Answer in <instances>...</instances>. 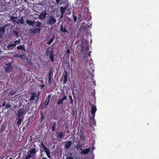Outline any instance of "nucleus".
I'll return each instance as SVG.
<instances>
[{
	"instance_id": "obj_29",
	"label": "nucleus",
	"mask_w": 159,
	"mask_h": 159,
	"mask_svg": "<svg viewBox=\"0 0 159 159\" xmlns=\"http://www.w3.org/2000/svg\"><path fill=\"white\" fill-rule=\"evenodd\" d=\"M51 97V96L50 95H48V96L47 97V99L46 100L50 101Z\"/></svg>"
},
{
	"instance_id": "obj_30",
	"label": "nucleus",
	"mask_w": 159,
	"mask_h": 159,
	"mask_svg": "<svg viewBox=\"0 0 159 159\" xmlns=\"http://www.w3.org/2000/svg\"><path fill=\"white\" fill-rule=\"evenodd\" d=\"M49 101H49L48 100H46L45 101V105H46L47 106L48 104Z\"/></svg>"
},
{
	"instance_id": "obj_38",
	"label": "nucleus",
	"mask_w": 159,
	"mask_h": 159,
	"mask_svg": "<svg viewBox=\"0 0 159 159\" xmlns=\"http://www.w3.org/2000/svg\"><path fill=\"white\" fill-rule=\"evenodd\" d=\"M42 159H47L46 158L43 157L42 158Z\"/></svg>"
},
{
	"instance_id": "obj_6",
	"label": "nucleus",
	"mask_w": 159,
	"mask_h": 159,
	"mask_svg": "<svg viewBox=\"0 0 159 159\" xmlns=\"http://www.w3.org/2000/svg\"><path fill=\"white\" fill-rule=\"evenodd\" d=\"M56 20L53 16H50L49 19L47 21V24L48 25H52L55 23Z\"/></svg>"
},
{
	"instance_id": "obj_9",
	"label": "nucleus",
	"mask_w": 159,
	"mask_h": 159,
	"mask_svg": "<svg viewBox=\"0 0 159 159\" xmlns=\"http://www.w3.org/2000/svg\"><path fill=\"white\" fill-rule=\"evenodd\" d=\"M66 96H65L58 100L57 102V104H58L60 105L63 102V101L64 100H66Z\"/></svg>"
},
{
	"instance_id": "obj_36",
	"label": "nucleus",
	"mask_w": 159,
	"mask_h": 159,
	"mask_svg": "<svg viewBox=\"0 0 159 159\" xmlns=\"http://www.w3.org/2000/svg\"><path fill=\"white\" fill-rule=\"evenodd\" d=\"M5 102L3 103V104H2V106H3V107L4 106H5Z\"/></svg>"
},
{
	"instance_id": "obj_16",
	"label": "nucleus",
	"mask_w": 159,
	"mask_h": 159,
	"mask_svg": "<svg viewBox=\"0 0 159 159\" xmlns=\"http://www.w3.org/2000/svg\"><path fill=\"white\" fill-rule=\"evenodd\" d=\"M54 39V36H52L51 39H50L49 40V41H48V42L47 43H48V44L50 45L52 43Z\"/></svg>"
},
{
	"instance_id": "obj_2",
	"label": "nucleus",
	"mask_w": 159,
	"mask_h": 159,
	"mask_svg": "<svg viewBox=\"0 0 159 159\" xmlns=\"http://www.w3.org/2000/svg\"><path fill=\"white\" fill-rule=\"evenodd\" d=\"M96 111V107H95L92 106L91 108V112L93 115V117L92 118H91V119H90V121H91V123L92 125L95 124V122L94 120V118L95 116V114Z\"/></svg>"
},
{
	"instance_id": "obj_5",
	"label": "nucleus",
	"mask_w": 159,
	"mask_h": 159,
	"mask_svg": "<svg viewBox=\"0 0 159 159\" xmlns=\"http://www.w3.org/2000/svg\"><path fill=\"white\" fill-rule=\"evenodd\" d=\"M5 70L6 72L9 73L11 72L12 70V67L11 66L10 64L8 62L5 64Z\"/></svg>"
},
{
	"instance_id": "obj_23",
	"label": "nucleus",
	"mask_w": 159,
	"mask_h": 159,
	"mask_svg": "<svg viewBox=\"0 0 159 159\" xmlns=\"http://www.w3.org/2000/svg\"><path fill=\"white\" fill-rule=\"evenodd\" d=\"M40 25V23L38 22H34V26L35 25L36 27H39Z\"/></svg>"
},
{
	"instance_id": "obj_13",
	"label": "nucleus",
	"mask_w": 159,
	"mask_h": 159,
	"mask_svg": "<svg viewBox=\"0 0 159 159\" xmlns=\"http://www.w3.org/2000/svg\"><path fill=\"white\" fill-rule=\"evenodd\" d=\"M46 14L45 13H41L39 16V18L41 19H43L46 17Z\"/></svg>"
},
{
	"instance_id": "obj_40",
	"label": "nucleus",
	"mask_w": 159,
	"mask_h": 159,
	"mask_svg": "<svg viewBox=\"0 0 159 159\" xmlns=\"http://www.w3.org/2000/svg\"><path fill=\"white\" fill-rule=\"evenodd\" d=\"M9 159H12V158H10Z\"/></svg>"
},
{
	"instance_id": "obj_26",
	"label": "nucleus",
	"mask_w": 159,
	"mask_h": 159,
	"mask_svg": "<svg viewBox=\"0 0 159 159\" xmlns=\"http://www.w3.org/2000/svg\"><path fill=\"white\" fill-rule=\"evenodd\" d=\"M19 21L21 24H24V20L22 18H21L20 20H19Z\"/></svg>"
},
{
	"instance_id": "obj_14",
	"label": "nucleus",
	"mask_w": 159,
	"mask_h": 159,
	"mask_svg": "<svg viewBox=\"0 0 159 159\" xmlns=\"http://www.w3.org/2000/svg\"><path fill=\"white\" fill-rule=\"evenodd\" d=\"M6 26H4L3 28L0 29V37H1L2 35L4 32V28L6 27Z\"/></svg>"
},
{
	"instance_id": "obj_33",
	"label": "nucleus",
	"mask_w": 159,
	"mask_h": 159,
	"mask_svg": "<svg viewBox=\"0 0 159 159\" xmlns=\"http://www.w3.org/2000/svg\"><path fill=\"white\" fill-rule=\"evenodd\" d=\"M44 119V117L43 116H42L41 118V120L42 121Z\"/></svg>"
},
{
	"instance_id": "obj_32",
	"label": "nucleus",
	"mask_w": 159,
	"mask_h": 159,
	"mask_svg": "<svg viewBox=\"0 0 159 159\" xmlns=\"http://www.w3.org/2000/svg\"><path fill=\"white\" fill-rule=\"evenodd\" d=\"M67 159H73V158L71 157H67Z\"/></svg>"
},
{
	"instance_id": "obj_11",
	"label": "nucleus",
	"mask_w": 159,
	"mask_h": 159,
	"mask_svg": "<svg viewBox=\"0 0 159 159\" xmlns=\"http://www.w3.org/2000/svg\"><path fill=\"white\" fill-rule=\"evenodd\" d=\"M67 72L66 71L64 73V75L63 82L64 84H66V83L67 81Z\"/></svg>"
},
{
	"instance_id": "obj_22",
	"label": "nucleus",
	"mask_w": 159,
	"mask_h": 159,
	"mask_svg": "<svg viewBox=\"0 0 159 159\" xmlns=\"http://www.w3.org/2000/svg\"><path fill=\"white\" fill-rule=\"evenodd\" d=\"M82 47L83 49V51L84 50H85L86 51H88V47L86 44V43H85V46L84 47H83L82 46Z\"/></svg>"
},
{
	"instance_id": "obj_34",
	"label": "nucleus",
	"mask_w": 159,
	"mask_h": 159,
	"mask_svg": "<svg viewBox=\"0 0 159 159\" xmlns=\"http://www.w3.org/2000/svg\"><path fill=\"white\" fill-rule=\"evenodd\" d=\"M70 49H68L66 51L67 53H69L70 52Z\"/></svg>"
},
{
	"instance_id": "obj_24",
	"label": "nucleus",
	"mask_w": 159,
	"mask_h": 159,
	"mask_svg": "<svg viewBox=\"0 0 159 159\" xmlns=\"http://www.w3.org/2000/svg\"><path fill=\"white\" fill-rule=\"evenodd\" d=\"M17 48L18 50H24V48L23 46H19L17 47Z\"/></svg>"
},
{
	"instance_id": "obj_15",
	"label": "nucleus",
	"mask_w": 159,
	"mask_h": 159,
	"mask_svg": "<svg viewBox=\"0 0 159 159\" xmlns=\"http://www.w3.org/2000/svg\"><path fill=\"white\" fill-rule=\"evenodd\" d=\"M17 57L22 59H25L26 58V56L25 54H23V55H20L17 56Z\"/></svg>"
},
{
	"instance_id": "obj_3",
	"label": "nucleus",
	"mask_w": 159,
	"mask_h": 159,
	"mask_svg": "<svg viewBox=\"0 0 159 159\" xmlns=\"http://www.w3.org/2000/svg\"><path fill=\"white\" fill-rule=\"evenodd\" d=\"M20 44V40H16L14 41L13 43L9 44L7 47V48L5 49L6 50H8L9 49H11L12 47L16 46V44Z\"/></svg>"
},
{
	"instance_id": "obj_7",
	"label": "nucleus",
	"mask_w": 159,
	"mask_h": 159,
	"mask_svg": "<svg viewBox=\"0 0 159 159\" xmlns=\"http://www.w3.org/2000/svg\"><path fill=\"white\" fill-rule=\"evenodd\" d=\"M42 148L43 149L44 151L46 152L47 156L48 158H50V152L49 149L45 147L43 143H42Z\"/></svg>"
},
{
	"instance_id": "obj_18",
	"label": "nucleus",
	"mask_w": 159,
	"mask_h": 159,
	"mask_svg": "<svg viewBox=\"0 0 159 159\" xmlns=\"http://www.w3.org/2000/svg\"><path fill=\"white\" fill-rule=\"evenodd\" d=\"M49 57L50 58L51 60L52 61H53L54 60V58H53V52H51L50 55H49Z\"/></svg>"
},
{
	"instance_id": "obj_21",
	"label": "nucleus",
	"mask_w": 159,
	"mask_h": 159,
	"mask_svg": "<svg viewBox=\"0 0 159 159\" xmlns=\"http://www.w3.org/2000/svg\"><path fill=\"white\" fill-rule=\"evenodd\" d=\"M17 18L14 16H11L10 19H11L15 22H17Z\"/></svg>"
},
{
	"instance_id": "obj_20",
	"label": "nucleus",
	"mask_w": 159,
	"mask_h": 159,
	"mask_svg": "<svg viewBox=\"0 0 159 159\" xmlns=\"http://www.w3.org/2000/svg\"><path fill=\"white\" fill-rule=\"evenodd\" d=\"M22 117H18L17 118V119L18 120L17 122V124H18V125H20V123L21 122V120H22Z\"/></svg>"
},
{
	"instance_id": "obj_41",
	"label": "nucleus",
	"mask_w": 159,
	"mask_h": 159,
	"mask_svg": "<svg viewBox=\"0 0 159 159\" xmlns=\"http://www.w3.org/2000/svg\"><path fill=\"white\" fill-rule=\"evenodd\" d=\"M1 52V51H0V52Z\"/></svg>"
},
{
	"instance_id": "obj_8",
	"label": "nucleus",
	"mask_w": 159,
	"mask_h": 159,
	"mask_svg": "<svg viewBox=\"0 0 159 159\" xmlns=\"http://www.w3.org/2000/svg\"><path fill=\"white\" fill-rule=\"evenodd\" d=\"M25 111L24 109H21L19 110L18 111V117L22 118V116L24 115Z\"/></svg>"
},
{
	"instance_id": "obj_37",
	"label": "nucleus",
	"mask_w": 159,
	"mask_h": 159,
	"mask_svg": "<svg viewBox=\"0 0 159 159\" xmlns=\"http://www.w3.org/2000/svg\"><path fill=\"white\" fill-rule=\"evenodd\" d=\"M56 1L57 3L59 2V0H55Z\"/></svg>"
},
{
	"instance_id": "obj_10",
	"label": "nucleus",
	"mask_w": 159,
	"mask_h": 159,
	"mask_svg": "<svg viewBox=\"0 0 159 159\" xmlns=\"http://www.w3.org/2000/svg\"><path fill=\"white\" fill-rule=\"evenodd\" d=\"M71 144L72 142L71 141H67L65 145V147L67 149H68L71 146Z\"/></svg>"
},
{
	"instance_id": "obj_25",
	"label": "nucleus",
	"mask_w": 159,
	"mask_h": 159,
	"mask_svg": "<svg viewBox=\"0 0 159 159\" xmlns=\"http://www.w3.org/2000/svg\"><path fill=\"white\" fill-rule=\"evenodd\" d=\"M69 98L70 99V103H71V104L72 105H73V100L72 96H70V95H69Z\"/></svg>"
},
{
	"instance_id": "obj_35",
	"label": "nucleus",
	"mask_w": 159,
	"mask_h": 159,
	"mask_svg": "<svg viewBox=\"0 0 159 159\" xmlns=\"http://www.w3.org/2000/svg\"><path fill=\"white\" fill-rule=\"evenodd\" d=\"M55 125H54L53 126V127H52V130L53 131H54V126Z\"/></svg>"
},
{
	"instance_id": "obj_27",
	"label": "nucleus",
	"mask_w": 159,
	"mask_h": 159,
	"mask_svg": "<svg viewBox=\"0 0 159 159\" xmlns=\"http://www.w3.org/2000/svg\"><path fill=\"white\" fill-rule=\"evenodd\" d=\"M40 31V29H37V30H34V33H37L38 32H39Z\"/></svg>"
},
{
	"instance_id": "obj_39",
	"label": "nucleus",
	"mask_w": 159,
	"mask_h": 159,
	"mask_svg": "<svg viewBox=\"0 0 159 159\" xmlns=\"http://www.w3.org/2000/svg\"><path fill=\"white\" fill-rule=\"evenodd\" d=\"M61 12H62V13H63L64 12V11H63V12H62V11H61Z\"/></svg>"
},
{
	"instance_id": "obj_12",
	"label": "nucleus",
	"mask_w": 159,
	"mask_h": 159,
	"mask_svg": "<svg viewBox=\"0 0 159 159\" xmlns=\"http://www.w3.org/2000/svg\"><path fill=\"white\" fill-rule=\"evenodd\" d=\"M26 22L27 23L28 25H32V26L34 27V21H32L30 20H27Z\"/></svg>"
},
{
	"instance_id": "obj_17",
	"label": "nucleus",
	"mask_w": 159,
	"mask_h": 159,
	"mask_svg": "<svg viewBox=\"0 0 159 159\" xmlns=\"http://www.w3.org/2000/svg\"><path fill=\"white\" fill-rule=\"evenodd\" d=\"M89 151V148H86L83 151L81 152V153H83L84 154H85L87 153H88Z\"/></svg>"
},
{
	"instance_id": "obj_19",
	"label": "nucleus",
	"mask_w": 159,
	"mask_h": 159,
	"mask_svg": "<svg viewBox=\"0 0 159 159\" xmlns=\"http://www.w3.org/2000/svg\"><path fill=\"white\" fill-rule=\"evenodd\" d=\"M57 137L59 138H61L63 136V134L61 132H58L57 134Z\"/></svg>"
},
{
	"instance_id": "obj_1",
	"label": "nucleus",
	"mask_w": 159,
	"mask_h": 159,
	"mask_svg": "<svg viewBox=\"0 0 159 159\" xmlns=\"http://www.w3.org/2000/svg\"><path fill=\"white\" fill-rule=\"evenodd\" d=\"M36 153V150L35 148H32L28 151L27 152V155L26 157V159H29L31 157H35Z\"/></svg>"
},
{
	"instance_id": "obj_4",
	"label": "nucleus",
	"mask_w": 159,
	"mask_h": 159,
	"mask_svg": "<svg viewBox=\"0 0 159 159\" xmlns=\"http://www.w3.org/2000/svg\"><path fill=\"white\" fill-rule=\"evenodd\" d=\"M40 93V92L38 91L37 93V95H36V94L35 93H33L31 94V96L30 98V101H33L34 99H36L37 100L38 99V97L39 96Z\"/></svg>"
},
{
	"instance_id": "obj_31",
	"label": "nucleus",
	"mask_w": 159,
	"mask_h": 159,
	"mask_svg": "<svg viewBox=\"0 0 159 159\" xmlns=\"http://www.w3.org/2000/svg\"><path fill=\"white\" fill-rule=\"evenodd\" d=\"M51 73H49V81H50V77H51Z\"/></svg>"
},
{
	"instance_id": "obj_28",
	"label": "nucleus",
	"mask_w": 159,
	"mask_h": 159,
	"mask_svg": "<svg viewBox=\"0 0 159 159\" xmlns=\"http://www.w3.org/2000/svg\"><path fill=\"white\" fill-rule=\"evenodd\" d=\"M11 107V105H10L9 104H6V108H8L9 107Z\"/></svg>"
}]
</instances>
